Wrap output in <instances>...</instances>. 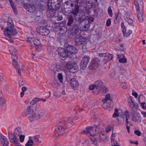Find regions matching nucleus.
<instances>
[{"instance_id":"nucleus-1","label":"nucleus","mask_w":146,"mask_h":146,"mask_svg":"<svg viewBox=\"0 0 146 146\" xmlns=\"http://www.w3.org/2000/svg\"><path fill=\"white\" fill-rule=\"evenodd\" d=\"M7 21V26L6 28L4 27V24L5 25L6 22L4 21L0 23V26L6 36H8L9 38L11 36L15 35L17 33V31L15 27L13 20L12 19H8Z\"/></svg>"},{"instance_id":"nucleus-2","label":"nucleus","mask_w":146,"mask_h":146,"mask_svg":"<svg viewBox=\"0 0 146 146\" xmlns=\"http://www.w3.org/2000/svg\"><path fill=\"white\" fill-rule=\"evenodd\" d=\"M77 52L78 50L75 47L67 43L65 44L64 48H61L58 50L59 55L63 58L66 57L71 58L73 54H75Z\"/></svg>"},{"instance_id":"nucleus-3","label":"nucleus","mask_w":146,"mask_h":146,"mask_svg":"<svg viewBox=\"0 0 146 146\" xmlns=\"http://www.w3.org/2000/svg\"><path fill=\"white\" fill-rule=\"evenodd\" d=\"M75 23L78 24V26L81 28V30L86 31H88L90 26V23L93 22L94 19H75Z\"/></svg>"},{"instance_id":"nucleus-4","label":"nucleus","mask_w":146,"mask_h":146,"mask_svg":"<svg viewBox=\"0 0 146 146\" xmlns=\"http://www.w3.org/2000/svg\"><path fill=\"white\" fill-rule=\"evenodd\" d=\"M21 129L20 128H18L15 129L13 134L11 132L8 133V137L10 142L15 146H19V143H18V139L17 137L21 134Z\"/></svg>"},{"instance_id":"nucleus-5","label":"nucleus","mask_w":146,"mask_h":146,"mask_svg":"<svg viewBox=\"0 0 146 146\" xmlns=\"http://www.w3.org/2000/svg\"><path fill=\"white\" fill-rule=\"evenodd\" d=\"M67 122L65 121H62L58 123L55 129V136L59 137L64 133V130L66 128Z\"/></svg>"},{"instance_id":"nucleus-6","label":"nucleus","mask_w":146,"mask_h":146,"mask_svg":"<svg viewBox=\"0 0 146 146\" xmlns=\"http://www.w3.org/2000/svg\"><path fill=\"white\" fill-rule=\"evenodd\" d=\"M79 0H75L72 2L71 4L72 7L71 17L68 18H75L79 12L80 3L79 2Z\"/></svg>"},{"instance_id":"nucleus-7","label":"nucleus","mask_w":146,"mask_h":146,"mask_svg":"<svg viewBox=\"0 0 146 146\" xmlns=\"http://www.w3.org/2000/svg\"><path fill=\"white\" fill-rule=\"evenodd\" d=\"M96 127H97L96 125H94L92 127H87L84 130L81 132V133L94 136L97 134L96 132Z\"/></svg>"},{"instance_id":"nucleus-8","label":"nucleus","mask_w":146,"mask_h":146,"mask_svg":"<svg viewBox=\"0 0 146 146\" xmlns=\"http://www.w3.org/2000/svg\"><path fill=\"white\" fill-rule=\"evenodd\" d=\"M66 66L70 72L75 73L78 70V67L76 63L73 62H68L66 63Z\"/></svg>"},{"instance_id":"nucleus-9","label":"nucleus","mask_w":146,"mask_h":146,"mask_svg":"<svg viewBox=\"0 0 146 146\" xmlns=\"http://www.w3.org/2000/svg\"><path fill=\"white\" fill-rule=\"evenodd\" d=\"M100 64V61L98 58H96L93 59L89 65V69L91 70H95L99 67Z\"/></svg>"},{"instance_id":"nucleus-10","label":"nucleus","mask_w":146,"mask_h":146,"mask_svg":"<svg viewBox=\"0 0 146 146\" xmlns=\"http://www.w3.org/2000/svg\"><path fill=\"white\" fill-rule=\"evenodd\" d=\"M36 109V106H30L22 111L21 115L23 117L26 116L34 112Z\"/></svg>"},{"instance_id":"nucleus-11","label":"nucleus","mask_w":146,"mask_h":146,"mask_svg":"<svg viewBox=\"0 0 146 146\" xmlns=\"http://www.w3.org/2000/svg\"><path fill=\"white\" fill-rule=\"evenodd\" d=\"M78 33L76 36V38L74 39V43L75 45L77 46L84 44L85 42V40L84 38Z\"/></svg>"},{"instance_id":"nucleus-12","label":"nucleus","mask_w":146,"mask_h":146,"mask_svg":"<svg viewBox=\"0 0 146 146\" xmlns=\"http://www.w3.org/2000/svg\"><path fill=\"white\" fill-rule=\"evenodd\" d=\"M94 84L96 87V92H98L100 90L104 89L105 92H107V89L104 86L103 83L101 80H99L97 81Z\"/></svg>"},{"instance_id":"nucleus-13","label":"nucleus","mask_w":146,"mask_h":146,"mask_svg":"<svg viewBox=\"0 0 146 146\" xmlns=\"http://www.w3.org/2000/svg\"><path fill=\"white\" fill-rule=\"evenodd\" d=\"M90 60L89 56L86 55L84 57L80 63V69L84 70L86 68Z\"/></svg>"},{"instance_id":"nucleus-14","label":"nucleus","mask_w":146,"mask_h":146,"mask_svg":"<svg viewBox=\"0 0 146 146\" xmlns=\"http://www.w3.org/2000/svg\"><path fill=\"white\" fill-rule=\"evenodd\" d=\"M58 3H53L49 1L48 4V9L51 11H55L58 9L60 6V5Z\"/></svg>"},{"instance_id":"nucleus-15","label":"nucleus","mask_w":146,"mask_h":146,"mask_svg":"<svg viewBox=\"0 0 146 146\" xmlns=\"http://www.w3.org/2000/svg\"><path fill=\"white\" fill-rule=\"evenodd\" d=\"M49 29L40 26L39 33L40 35L43 36H47L50 33Z\"/></svg>"},{"instance_id":"nucleus-16","label":"nucleus","mask_w":146,"mask_h":146,"mask_svg":"<svg viewBox=\"0 0 146 146\" xmlns=\"http://www.w3.org/2000/svg\"><path fill=\"white\" fill-rule=\"evenodd\" d=\"M24 7L27 11L30 13L34 12L36 8L35 5L32 4H25Z\"/></svg>"},{"instance_id":"nucleus-17","label":"nucleus","mask_w":146,"mask_h":146,"mask_svg":"<svg viewBox=\"0 0 146 146\" xmlns=\"http://www.w3.org/2000/svg\"><path fill=\"white\" fill-rule=\"evenodd\" d=\"M32 41L37 50H40L41 49L42 45L39 38H33Z\"/></svg>"},{"instance_id":"nucleus-18","label":"nucleus","mask_w":146,"mask_h":146,"mask_svg":"<svg viewBox=\"0 0 146 146\" xmlns=\"http://www.w3.org/2000/svg\"><path fill=\"white\" fill-rule=\"evenodd\" d=\"M134 4L135 6L137 12H139L140 7L143 8V3L142 1L139 0H138V1H135Z\"/></svg>"},{"instance_id":"nucleus-19","label":"nucleus","mask_w":146,"mask_h":146,"mask_svg":"<svg viewBox=\"0 0 146 146\" xmlns=\"http://www.w3.org/2000/svg\"><path fill=\"white\" fill-rule=\"evenodd\" d=\"M70 85L72 89L74 90H76L79 85L78 81L74 78H72L70 81Z\"/></svg>"},{"instance_id":"nucleus-20","label":"nucleus","mask_w":146,"mask_h":146,"mask_svg":"<svg viewBox=\"0 0 146 146\" xmlns=\"http://www.w3.org/2000/svg\"><path fill=\"white\" fill-rule=\"evenodd\" d=\"M78 25V24L75 23V24L72 26V28H71V32L72 35H74L76 34L77 35L78 33L79 29Z\"/></svg>"},{"instance_id":"nucleus-21","label":"nucleus","mask_w":146,"mask_h":146,"mask_svg":"<svg viewBox=\"0 0 146 146\" xmlns=\"http://www.w3.org/2000/svg\"><path fill=\"white\" fill-rule=\"evenodd\" d=\"M0 142L4 146H8L9 143L6 137L2 135H0Z\"/></svg>"},{"instance_id":"nucleus-22","label":"nucleus","mask_w":146,"mask_h":146,"mask_svg":"<svg viewBox=\"0 0 146 146\" xmlns=\"http://www.w3.org/2000/svg\"><path fill=\"white\" fill-rule=\"evenodd\" d=\"M112 100V99L110 98V94H108L105 96V98L102 100V101L104 103H106L108 100H110L111 102L109 103L110 105L109 106L110 107L112 108L113 107V103L111 101Z\"/></svg>"},{"instance_id":"nucleus-23","label":"nucleus","mask_w":146,"mask_h":146,"mask_svg":"<svg viewBox=\"0 0 146 146\" xmlns=\"http://www.w3.org/2000/svg\"><path fill=\"white\" fill-rule=\"evenodd\" d=\"M39 117V116H38V115L37 114V112L36 111L33 114L30 115L29 116V118L30 121L31 122H32L39 119L40 118Z\"/></svg>"},{"instance_id":"nucleus-24","label":"nucleus","mask_w":146,"mask_h":146,"mask_svg":"<svg viewBox=\"0 0 146 146\" xmlns=\"http://www.w3.org/2000/svg\"><path fill=\"white\" fill-rule=\"evenodd\" d=\"M9 1L11 5V6L13 9V11L16 15L18 14L16 5H15V3L12 0H9Z\"/></svg>"},{"instance_id":"nucleus-25","label":"nucleus","mask_w":146,"mask_h":146,"mask_svg":"<svg viewBox=\"0 0 146 146\" xmlns=\"http://www.w3.org/2000/svg\"><path fill=\"white\" fill-rule=\"evenodd\" d=\"M5 98L2 94V91L0 90V106H3L5 104Z\"/></svg>"},{"instance_id":"nucleus-26","label":"nucleus","mask_w":146,"mask_h":146,"mask_svg":"<svg viewBox=\"0 0 146 146\" xmlns=\"http://www.w3.org/2000/svg\"><path fill=\"white\" fill-rule=\"evenodd\" d=\"M58 29L59 30L58 31L59 33L62 35V37H64L65 35H63L65 33L66 31V28L65 27H59Z\"/></svg>"},{"instance_id":"nucleus-27","label":"nucleus","mask_w":146,"mask_h":146,"mask_svg":"<svg viewBox=\"0 0 146 146\" xmlns=\"http://www.w3.org/2000/svg\"><path fill=\"white\" fill-rule=\"evenodd\" d=\"M124 56L123 54H118L117 57L119 59V62L121 63H125L127 62V59L123 57Z\"/></svg>"},{"instance_id":"nucleus-28","label":"nucleus","mask_w":146,"mask_h":146,"mask_svg":"<svg viewBox=\"0 0 146 146\" xmlns=\"http://www.w3.org/2000/svg\"><path fill=\"white\" fill-rule=\"evenodd\" d=\"M13 56L12 57L13 61V63H12L13 65L15 67L16 69H19V64L17 62L16 59L13 58Z\"/></svg>"},{"instance_id":"nucleus-29","label":"nucleus","mask_w":146,"mask_h":146,"mask_svg":"<svg viewBox=\"0 0 146 146\" xmlns=\"http://www.w3.org/2000/svg\"><path fill=\"white\" fill-rule=\"evenodd\" d=\"M45 111L43 109H40L38 110L37 113V114L39 116L40 118H41L45 114Z\"/></svg>"},{"instance_id":"nucleus-30","label":"nucleus","mask_w":146,"mask_h":146,"mask_svg":"<svg viewBox=\"0 0 146 146\" xmlns=\"http://www.w3.org/2000/svg\"><path fill=\"white\" fill-rule=\"evenodd\" d=\"M55 23L56 24L57 27H65L64 25L66 24L65 21H63L61 22H57L55 21Z\"/></svg>"},{"instance_id":"nucleus-31","label":"nucleus","mask_w":146,"mask_h":146,"mask_svg":"<svg viewBox=\"0 0 146 146\" xmlns=\"http://www.w3.org/2000/svg\"><path fill=\"white\" fill-rule=\"evenodd\" d=\"M141 119L140 115H134L133 116L132 120L135 122H136L138 121Z\"/></svg>"},{"instance_id":"nucleus-32","label":"nucleus","mask_w":146,"mask_h":146,"mask_svg":"<svg viewBox=\"0 0 146 146\" xmlns=\"http://www.w3.org/2000/svg\"><path fill=\"white\" fill-rule=\"evenodd\" d=\"M124 113H125L124 114L123 117L120 118V119H123V122H124V117H125V118H126L127 117V118H130V115L129 112L128 111H125Z\"/></svg>"},{"instance_id":"nucleus-33","label":"nucleus","mask_w":146,"mask_h":146,"mask_svg":"<svg viewBox=\"0 0 146 146\" xmlns=\"http://www.w3.org/2000/svg\"><path fill=\"white\" fill-rule=\"evenodd\" d=\"M39 137L38 135H36L33 137L34 141L36 144L40 143V141H39Z\"/></svg>"},{"instance_id":"nucleus-34","label":"nucleus","mask_w":146,"mask_h":146,"mask_svg":"<svg viewBox=\"0 0 146 146\" xmlns=\"http://www.w3.org/2000/svg\"><path fill=\"white\" fill-rule=\"evenodd\" d=\"M46 19H45V20L42 19L41 20L39 21L37 24L40 25H42L46 27Z\"/></svg>"},{"instance_id":"nucleus-35","label":"nucleus","mask_w":146,"mask_h":146,"mask_svg":"<svg viewBox=\"0 0 146 146\" xmlns=\"http://www.w3.org/2000/svg\"><path fill=\"white\" fill-rule=\"evenodd\" d=\"M38 102L37 100V97L34 98L33 100L31 102L30 104L32 106H36V105H35V104L37 102Z\"/></svg>"},{"instance_id":"nucleus-36","label":"nucleus","mask_w":146,"mask_h":146,"mask_svg":"<svg viewBox=\"0 0 146 146\" xmlns=\"http://www.w3.org/2000/svg\"><path fill=\"white\" fill-rule=\"evenodd\" d=\"M46 25V27H51L52 26L53 22L50 19H48V20H47Z\"/></svg>"},{"instance_id":"nucleus-37","label":"nucleus","mask_w":146,"mask_h":146,"mask_svg":"<svg viewBox=\"0 0 146 146\" xmlns=\"http://www.w3.org/2000/svg\"><path fill=\"white\" fill-rule=\"evenodd\" d=\"M99 137L100 140L102 141H104L106 139L107 137L104 135V134L100 133L99 135Z\"/></svg>"},{"instance_id":"nucleus-38","label":"nucleus","mask_w":146,"mask_h":146,"mask_svg":"<svg viewBox=\"0 0 146 146\" xmlns=\"http://www.w3.org/2000/svg\"><path fill=\"white\" fill-rule=\"evenodd\" d=\"M124 23L123 22H121V31L123 33L125 32L126 31V29L125 25L124 24Z\"/></svg>"},{"instance_id":"nucleus-39","label":"nucleus","mask_w":146,"mask_h":146,"mask_svg":"<svg viewBox=\"0 0 146 146\" xmlns=\"http://www.w3.org/2000/svg\"><path fill=\"white\" fill-rule=\"evenodd\" d=\"M68 22L67 23V25L70 26L73 23H74V25L75 24V21L76 20L74 19L75 20L74 21L73 19H68Z\"/></svg>"},{"instance_id":"nucleus-40","label":"nucleus","mask_w":146,"mask_h":146,"mask_svg":"<svg viewBox=\"0 0 146 146\" xmlns=\"http://www.w3.org/2000/svg\"><path fill=\"white\" fill-rule=\"evenodd\" d=\"M33 144V141L31 139H29L25 145L26 146H32Z\"/></svg>"},{"instance_id":"nucleus-41","label":"nucleus","mask_w":146,"mask_h":146,"mask_svg":"<svg viewBox=\"0 0 146 146\" xmlns=\"http://www.w3.org/2000/svg\"><path fill=\"white\" fill-rule=\"evenodd\" d=\"M132 33V31L131 30H129L128 31L126 32H124L123 33V35L124 36H128L129 35Z\"/></svg>"},{"instance_id":"nucleus-42","label":"nucleus","mask_w":146,"mask_h":146,"mask_svg":"<svg viewBox=\"0 0 146 146\" xmlns=\"http://www.w3.org/2000/svg\"><path fill=\"white\" fill-rule=\"evenodd\" d=\"M111 145L112 146H120L119 145H117V141H116L114 139L112 140L111 137Z\"/></svg>"},{"instance_id":"nucleus-43","label":"nucleus","mask_w":146,"mask_h":146,"mask_svg":"<svg viewBox=\"0 0 146 146\" xmlns=\"http://www.w3.org/2000/svg\"><path fill=\"white\" fill-rule=\"evenodd\" d=\"M52 85L55 88H58L59 86V84L58 83L56 80H54L53 81L52 84Z\"/></svg>"},{"instance_id":"nucleus-44","label":"nucleus","mask_w":146,"mask_h":146,"mask_svg":"<svg viewBox=\"0 0 146 146\" xmlns=\"http://www.w3.org/2000/svg\"><path fill=\"white\" fill-rule=\"evenodd\" d=\"M58 78L60 81V82L62 83L63 82V77L62 74L59 73L58 74Z\"/></svg>"},{"instance_id":"nucleus-45","label":"nucleus","mask_w":146,"mask_h":146,"mask_svg":"<svg viewBox=\"0 0 146 146\" xmlns=\"http://www.w3.org/2000/svg\"><path fill=\"white\" fill-rule=\"evenodd\" d=\"M128 102L130 104H133L134 102V98L131 96H129L128 98Z\"/></svg>"},{"instance_id":"nucleus-46","label":"nucleus","mask_w":146,"mask_h":146,"mask_svg":"<svg viewBox=\"0 0 146 146\" xmlns=\"http://www.w3.org/2000/svg\"><path fill=\"white\" fill-rule=\"evenodd\" d=\"M90 90H96V87L94 84L92 85H90L88 88Z\"/></svg>"},{"instance_id":"nucleus-47","label":"nucleus","mask_w":146,"mask_h":146,"mask_svg":"<svg viewBox=\"0 0 146 146\" xmlns=\"http://www.w3.org/2000/svg\"><path fill=\"white\" fill-rule=\"evenodd\" d=\"M108 53V54H107L106 58L109 60H111L113 58V55L108 53Z\"/></svg>"},{"instance_id":"nucleus-48","label":"nucleus","mask_w":146,"mask_h":146,"mask_svg":"<svg viewBox=\"0 0 146 146\" xmlns=\"http://www.w3.org/2000/svg\"><path fill=\"white\" fill-rule=\"evenodd\" d=\"M108 12L109 15L110 17H111L112 16V12L110 6H109L108 7Z\"/></svg>"},{"instance_id":"nucleus-49","label":"nucleus","mask_w":146,"mask_h":146,"mask_svg":"<svg viewBox=\"0 0 146 146\" xmlns=\"http://www.w3.org/2000/svg\"><path fill=\"white\" fill-rule=\"evenodd\" d=\"M93 5V3H88L86 5V7H87L88 9L91 8L92 7Z\"/></svg>"},{"instance_id":"nucleus-50","label":"nucleus","mask_w":146,"mask_h":146,"mask_svg":"<svg viewBox=\"0 0 146 146\" xmlns=\"http://www.w3.org/2000/svg\"><path fill=\"white\" fill-rule=\"evenodd\" d=\"M19 136L20 142H23L24 141L25 136L24 135H22L21 134Z\"/></svg>"},{"instance_id":"nucleus-51","label":"nucleus","mask_w":146,"mask_h":146,"mask_svg":"<svg viewBox=\"0 0 146 146\" xmlns=\"http://www.w3.org/2000/svg\"><path fill=\"white\" fill-rule=\"evenodd\" d=\"M121 13H119L118 12L116 13L115 16V18H121Z\"/></svg>"},{"instance_id":"nucleus-52","label":"nucleus","mask_w":146,"mask_h":146,"mask_svg":"<svg viewBox=\"0 0 146 146\" xmlns=\"http://www.w3.org/2000/svg\"><path fill=\"white\" fill-rule=\"evenodd\" d=\"M111 25V21L110 19H108L106 22V25L107 26H110Z\"/></svg>"},{"instance_id":"nucleus-53","label":"nucleus","mask_w":146,"mask_h":146,"mask_svg":"<svg viewBox=\"0 0 146 146\" xmlns=\"http://www.w3.org/2000/svg\"><path fill=\"white\" fill-rule=\"evenodd\" d=\"M125 20L129 24H131L133 23V21L132 19H125Z\"/></svg>"},{"instance_id":"nucleus-54","label":"nucleus","mask_w":146,"mask_h":146,"mask_svg":"<svg viewBox=\"0 0 146 146\" xmlns=\"http://www.w3.org/2000/svg\"><path fill=\"white\" fill-rule=\"evenodd\" d=\"M137 14L138 18H141L143 17V15L141 13L140 11H139V12H137Z\"/></svg>"},{"instance_id":"nucleus-55","label":"nucleus","mask_w":146,"mask_h":146,"mask_svg":"<svg viewBox=\"0 0 146 146\" xmlns=\"http://www.w3.org/2000/svg\"><path fill=\"white\" fill-rule=\"evenodd\" d=\"M134 133L135 134L137 135H138V136H139L140 135H141V132L138 130H135L134 131Z\"/></svg>"},{"instance_id":"nucleus-56","label":"nucleus","mask_w":146,"mask_h":146,"mask_svg":"<svg viewBox=\"0 0 146 146\" xmlns=\"http://www.w3.org/2000/svg\"><path fill=\"white\" fill-rule=\"evenodd\" d=\"M51 2L53 3H58L61 5V3L59 0H51Z\"/></svg>"},{"instance_id":"nucleus-57","label":"nucleus","mask_w":146,"mask_h":146,"mask_svg":"<svg viewBox=\"0 0 146 146\" xmlns=\"http://www.w3.org/2000/svg\"><path fill=\"white\" fill-rule=\"evenodd\" d=\"M141 106L144 109H146V104L145 102H144L141 103Z\"/></svg>"},{"instance_id":"nucleus-58","label":"nucleus","mask_w":146,"mask_h":146,"mask_svg":"<svg viewBox=\"0 0 146 146\" xmlns=\"http://www.w3.org/2000/svg\"><path fill=\"white\" fill-rule=\"evenodd\" d=\"M132 95L134 96L135 97L137 98L138 95L137 93L135 92L134 90L132 91Z\"/></svg>"},{"instance_id":"nucleus-59","label":"nucleus","mask_w":146,"mask_h":146,"mask_svg":"<svg viewBox=\"0 0 146 146\" xmlns=\"http://www.w3.org/2000/svg\"><path fill=\"white\" fill-rule=\"evenodd\" d=\"M33 40V39H32V38H30L27 37V42L31 43V44H32V43L33 42V41H32Z\"/></svg>"},{"instance_id":"nucleus-60","label":"nucleus","mask_w":146,"mask_h":146,"mask_svg":"<svg viewBox=\"0 0 146 146\" xmlns=\"http://www.w3.org/2000/svg\"><path fill=\"white\" fill-rule=\"evenodd\" d=\"M133 106L136 109H137L139 107L137 103H135L134 102L133 104H132Z\"/></svg>"},{"instance_id":"nucleus-61","label":"nucleus","mask_w":146,"mask_h":146,"mask_svg":"<svg viewBox=\"0 0 146 146\" xmlns=\"http://www.w3.org/2000/svg\"><path fill=\"white\" fill-rule=\"evenodd\" d=\"M19 83L20 86H23L24 84V82H23V80H20V81H19Z\"/></svg>"},{"instance_id":"nucleus-62","label":"nucleus","mask_w":146,"mask_h":146,"mask_svg":"<svg viewBox=\"0 0 146 146\" xmlns=\"http://www.w3.org/2000/svg\"><path fill=\"white\" fill-rule=\"evenodd\" d=\"M109 60L107 58H105L104 59L103 62L104 64H106L108 62Z\"/></svg>"},{"instance_id":"nucleus-63","label":"nucleus","mask_w":146,"mask_h":146,"mask_svg":"<svg viewBox=\"0 0 146 146\" xmlns=\"http://www.w3.org/2000/svg\"><path fill=\"white\" fill-rule=\"evenodd\" d=\"M68 122L70 124H72L73 123V120L71 119V118H69L68 120Z\"/></svg>"},{"instance_id":"nucleus-64","label":"nucleus","mask_w":146,"mask_h":146,"mask_svg":"<svg viewBox=\"0 0 146 146\" xmlns=\"http://www.w3.org/2000/svg\"><path fill=\"white\" fill-rule=\"evenodd\" d=\"M22 69L24 70L25 71H29L28 70V68L27 67V66H23L22 68Z\"/></svg>"}]
</instances>
